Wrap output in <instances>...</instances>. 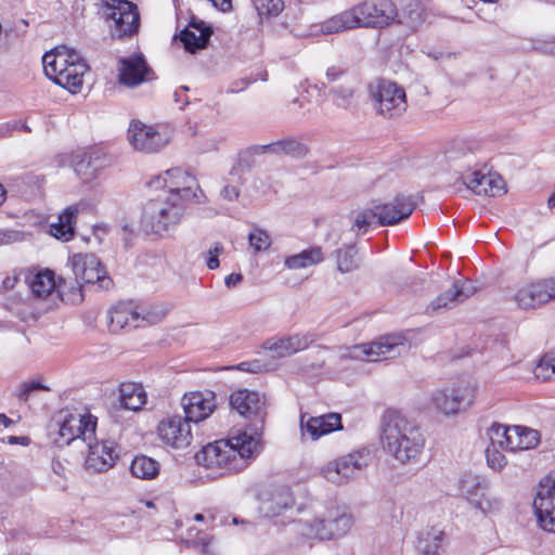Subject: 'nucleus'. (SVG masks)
Listing matches in <instances>:
<instances>
[{
  "label": "nucleus",
  "instance_id": "15",
  "mask_svg": "<svg viewBox=\"0 0 555 555\" xmlns=\"http://www.w3.org/2000/svg\"><path fill=\"white\" fill-rule=\"evenodd\" d=\"M533 508L540 526L546 531L555 532V472L540 481Z\"/></svg>",
  "mask_w": 555,
  "mask_h": 555
},
{
  "label": "nucleus",
  "instance_id": "25",
  "mask_svg": "<svg viewBox=\"0 0 555 555\" xmlns=\"http://www.w3.org/2000/svg\"><path fill=\"white\" fill-rule=\"evenodd\" d=\"M230 404L245 417L255 416L263 422L264 401L260 395L253 390L238 389L230 396Z\"/></svg>",
  "mask_w": 555,
  "mask_h": 555
},
{
  "label": "nucleus",
  "instance_id": "59",
  "mask_svg": "<svg viewBox=\"0 0 555 555\" xmlns=\"http://www.w3.org/2000/svg\"><path fill=\"white\" fill-rule=\"evenodd\" d=\"M17 240V233L13 231H0V246L12 244Z\"/></svg>",
  "mask_w": 555,
  "mask_h": 555
},
{
  "label": "nucleus",
  "instance_id": "57",
  "mask_svg": "<svg viewBox=\"0 0 555 555\" xmlns=\"http://www.w3.org/2000/svg\"><path fill=\"white\" fill-rule=\"evenodd\" d=\"M281 150H282L281 141H276V142H273L270 144H264V145H257L254 147L255 153H261V154L270 153V154L280 155V154H282Z\"/></svg>",
  "mask_w": 555,
  "mask_h": 555
},
{
  "label": "nucleus",
  "instance_id": "5",
  "mask_svg": "<svg viewBox=\"0 0 555 555\" xmlns=\"http://www.w3.org/2000/svg\"><path fill=\"white\" fill-rule=\"evenodd\" d=\"M154 190H166L163 195H177L179 202L202 203L204 193L196 178L182 168H171L153 177L149 182Z\"/></svg>",
  "mask_w": 555,
  "mask_h": 555
},
{
  "label": "nucleus",
  "instance_id": "30",
  "mask_svg": "<svg viewBox=\"0 0 555 555\" xmlns=\"http://www.w3.org/2000/svg\"><path fill=\"white\" fill-rule=\"evenodd\" d=\"M301 428L304 433L311 436L313 440L341 429V417L337 413H330L321 416L309 417L305 423L301 417Z\"/></svg>",
  "mask_w": 555,
  "mask_h": 555
},
{
  "label": "nucleus",
  "instance_id": "9",
  "mask_svg": "<svg viewBox=\"0 0 555 555\" xmlns=\"http://www.w3.org/2000/svg\"><path fill=\"white\" fill-rule=\"evenodd\" d=\"M102 12L113 37H128L138 31L140 16L134 3L128 0L106 1Z\"/></svg>",
  "mask_w": 555,
  "mask_h": 555
},
{
  "label": "nucleus",
  "instance_id": "56",
  "mask_svg": "<svg viewBox=\"0 0 555 555\" xmlns=\"http://www.w3.org/2000/svg\"><path fill=\"white\" fill-rule=\"evenodd\" d=\"M193 530H194V528H191L189 530V535H190L189 541H192V543H194L195 545H198L202 553L209 554L210 553V548H209V546H210V539H209L208 534L202 533L198 537V540H193L191 538Z\"/></svg>",
  "mask_w": 555,
  "mask_h": 555
},
{
  "label": "nucleus",
  "instance_id": "60",
  "mask_svg": "<svg viewBox=\"0 0 555 555\" xmlns=\"http://www.w3.org/2000/svg\"><path fill=\"white\" fill-rule=\"evenodd\" d=\"M243 281V275L241 273H231L224 279V284L227 287H235Z\"/></svg>",
  "mask_w": 555,
  "mask_h": 555
},
{
  "label": "nucleus",
  "instance_id": "51",
  "mask_svg": "<svg viewBox=\"0 0 555 555\" xmlns=\"http://www.w3.org/2000/svg\"><path fill=\"white\" fill-rule=\"evenodd\" d=\"M281 147L282 154L289 155L295 158L305 157L308 153L307 146L294 139L281 140Z\"/></svg>",
  "mask_w": 555,
  "mask_h": 555
},
{
  "label": "nucleus",
  "instance_id": "45",
  "mask_svg": "<svg viewBox=\"0 0 555 555\" xmlns=\"http://www.w3.org/2000/svg\"><path fill=\"white\" fill-rule=\"evenodd\" d=\"M509 433L511 427L502 424H493L489 428L490 446L502 450H509Z\"/></svg>",
  "mask_w": 555,
  "mask_h": 555
},
{
  "label": "nucleus",
  "instance_id": "33",
  "mask_svg": "<svg viewBox=\"0 0 555 555\" xmlns=\"http://www.w3.org/2000/svg\"><path fill=\"white\" fill-rule=\"evenodd\" d=\"M444 532L436 527L422 530L416 540V550L420 555H442Z\"/></svg>",
  "mask_w": 555,
  "mask_h": 555
},
{
  "label": "nucleus",
  "instance_id": "13",
  "mask_svg": "<svg viewBox=\"0 0 555 555\" xmlns=\"http://www.w3.org/2000/svg\"><path fill=\"white\" fill-rule=\"evenodd\" d=\"M352 9L358 27L383 28L395 22L398 15L391 0H364Z\"/></svg>",
  "mask_w": 555,
  "mask_h": 555
},
{
  "label": "nucleus",
  "instance_id": "61",
  "mask_svg": "<svg viewBox=\"0 0 555 555\" xmlns=\"http://www.w3.org/2000/svg\"><path fill=\"white\" fill-rule=\"evenodd\" d=\"M232 522L234 525L242 524L244 526L245 531H250L254 528L253 522H250L249 520H245V519H238L237 517H233Z\"/></svg>",
  "mask_w": 555,
  "mask_h": 555
},
{
  "label": "nucleus",
  "instance_id": "54",
  "mask_svg": "<svg viewBox=\"0 0 555 555\" xmlns=\"http://www.w3.org/2000/svg\"><path fill=\"white\" fill-rule=\"evenodd\" d=\"M223 251V246L221 244H216L211 249H209L206 257V266L210 270H215L220 266L219 255Z\"/></svg>",
  "mask_w": 555,
  "mask_h": 555
},
{
  "label": "nucleus",
  "instance_id": "6",
  "mask_svg": "<svg viewBox=\"0 0 555 555\" xmlns=\"http://www.w3.org/2000/svg\"><path fill=\"white\" fill-rule=\"evenodd\" d=\"M477 385L460 382L436 389L431 395V404L441 414L452 416L469 408L476 398Z\"/></svg>",
  "mask_w": 555,
  "mask_h": 555
},
{
  "label": "nucleus",
  "instance_id": "26",
  "mask_svg": "<svg viewBox=\"0 0 555 555\" xmlns=\"http://www.w3.org/2000/svg\"><path fill=\"white\" fill-rule=\"evenodd\" d=\"M119 81L128 87L142 83L150 68L142 54H133L119 61Z\"/></svg>",
  "mask_w": 555,
  "mask_h": 555
},
{
  "label": "nucleus",
  "instance_id": "44",
  "mask_svg": "<svg viewBox=\"0 0 555 555\" xmlns=\"http://www.w3.org/2000/svg\"><path fill=\"white\" fill-rule=\"evenodd\" d=\"M70 164L76 175L85 182L91 181L95 177V170L91 169V157L86 152L74 154Z\"/></svg>",
  "mask_w": 555,
  "mask_h": 555
},
{
  "label": "nucleus",
  "instance_id": "19",
  "mask_svg": "<svg viewBox=\"0 0 555 555\" xmlns=\"http://www.w3.org/2000/svg\"><path fill=\"white\" fill-rule=\"evenodd\" d=\"M29 287L34 296L44 298L56 291L62 300L77 305L83 300V294L80 288H70L68 292L63 291L61 285L55 282L54 272L51 270L39 271L29 281Z\"/></svg>",
  "mask_w": 555,
  "mask_h": 555
},
{
  "label": "nucleus",
  "instance_id": "32",
  "mask_svg": "<svg viewBox=\"0 0 555 555\" xmlns=\"http://www.w3.org/2000/svg\"><path fill=\"white\" fill-rule=\"evenodd\" d=\"M79 212L78 205L68 206L60 214L57 222L50 224V233L57 240L68 242L75 233V224Z\"/></svg>",
  "mask_w": 555,
  "mask_h": 555
},
{
  "label": "nucleus",
  "instance_id": "3",
  "mask_svg": "<svg viewBox=\"0 0 555 555\" xmlns=\"http://www.w3.org/2000/svg\"><path fill=\"white\" fill-rule=\"evenodd\" d=\"M42 64L49 79L70 93L80 92L88 66L76 50L56 47L43 55Z\"/></svg>",
  "mask_w": 555,
  "mask_h": 555
},
{
  "label": "nucleus",
  "instance_id": "64",
  "mask_svg": "<svg viewBox=\"0 0 555 555\" xmlns=\"http://www.w3.org/2000/svg\"><path fill=\"white\" fill-rule=\"evenodd\" d=\"M547 203L551 208L555 207V193L548 198Z\"/></svg>",
  "mask_w": 555,
  "mask_h": 555
},
{
  "label": "nucleus",
  "instance_id": "28",
  "mask_svg": "<svg viewBox=\"0 0 555 555\" xmlns=\"http://www.w3.org/2000/svg\"><path fill=\"white\" fill-rule=\"evenodd\" d=\"M386 207H367L357 211L351 221V231L357 234H363L367 232L369 228L378 224V225H393L396 224V219L391 217H386L385 214Z\"/></svg>",
  "mask_w": 555,
  "mask_h": 555
},
{
  "label": "nucleus",
  "instance_id": "22",
  "mask_svg": "<svg viewBox=\"0 0 555 555\" xmlns=\"http://www.w3.org/2000/svg\"><path fill=\"white\" fill-rule=\"evenodd\" d=\"M294 504L295 500L291 489L281 487L261 495L259 511L264 517H278L292 509Z\"/></svg>",
  "mask_w": 555,
  "mask_h": 555
},
{
  "label": "nucleus",
  "instance_id": "29",
  "mask_svg": "<svg viewBox=\"0 0 555 555\" xmlns=\"http://www.w3.org/2000/svg\"><path fill=\"white\" fill-rule=\"evenodd\" d=\"M309 334H295L275 341L266 343V348L275 358L289 357L298 351L305 350L312 343Z\"/></svg>",
  "mask_w": 555,
  "mask_h": 555
},
{
  "label": "nucleus",
  "instance_id": "27",
  "mask_svg": "<svg viewBox=\"0 0 555 555\" xmlns=\"http://www.w3.org/2000/svg\"><path fill=\"white\" fill-rule=\"evenodd\" d=\"M108 330L118 333L121 330L139 327L138 306L133 302H119L107 312Z\"/></svg>",
  "mask_w": 555,
  "mask_h": 555
},
{
  "label": "nucleus",
  "instance_id": "1",
  "mask_svg": "<svg viewBox=\"0 0 555 555\" xmlns=\"http://www.w3.org/2000/svg\"><path fill=\"white\" fill-rule=\"evenodd\" d=\"M261 449L260 433L241 431L228 439L208 443L196 453L195 459L199 465L220 470V474L240 472L260 454Z\"/></svg>",
  "mask_w": 555,
  "mask_h": 555
},
{
  "label": "nucleus",
  "instance_id": "8",
  "mask_svg": "<svg viewBox=\"0 0 555 555\" xmlns=\"http://www.w3.org/2000/svg\"><path fill=\"white\" fill-rule=\"evenodd\" d=\"M369 93L375 111L383 117H397L406 109L405 90L397 82L378 80L370 85Z\"/></svg>",
  "mask_w": 555,
  "mask_h": 555
},
{
  "label": "nucleus",
  "instance_id": "10",
  "mask_svg": "<svg viewBox=\"0 0 555 555\" xmlns=\"http://www.w3.org/2000/svg\"><path fill=\"white\" fill-rule=\"evenodd\" d=\"M408 347L402 336L391 335L382 337L371 344L349 347L340 357L370 362L382 361L399 357L408 350Z\"/></svg>",
  "mask_w": 555,
  "mask_h": 555
},
{
  "label": "nucleus",
  "instance_id": "18",
  "mask_svg": "<svg viewBox=\"0 0 555 555\" xmlns=\"http://www.w3.org/2000/svg\"><path fill=\"white\" fill-rule=\"evenodd\" d=\"M128 141L135 151L151 154L164 149L169 138L152 126L133 120L128 128Z\"/></svg>",
  "mask_w": 555,
  "mask_h": 555
},
{
  "label": "nucleus",
  "instance_id": "41",
  "mask_svg": "<svg viewBox=\"0 0 555 555\" xmlns=\"http://www.w3.org/2000/svg\"><path fill=\"white\" fill-rule=\"evenodd\" d=\"M472 507L479 511L485 516H495L502 512L503 501L500 496L488 492L486 489L472 504Z\"/></svg>",
  "mask_w": 555,
  "mask_h": 555
},
{
  "label": "nucleus",
  "instance_id": "21",
  "mask_svg": "<svg viewBox=\"0 0 555 555\" xmlns=\"http://www.w3.org/2000/svg\"><path fill=\"white\" fill-rule=\"evenodd\" d=\"M185 418L190 423H198L207 418L216 408V398L211 391H194L182 398Z\"/></svg>",
  "mask_w": 555,
  "mask_h": 555
},
{
  "label": "nucleus",
  "instance_id": "40",
  "mask_svg": "<svg viewBox=\"0 0 555 555\" xmlns=\"http://www.w3.org/2000/svg\"><path fill=\"white\" fill-rule=\"evenodd\" d=\"M133 477L144 480L154 479L159 473V463L146 455H137L130 465Z\"/></svg>",
  "mask_w": 555,
  "mask_h": 555
},
{
  "label": "nucleus",
  "instance_id": "17",
  "mask_svg": "<svg viewBox=\"0 0 555 555\" xmlns=\"http://www.w3.org/2000/svg\"><path fill=\"white\" fill-rule=\"evenodd\" d=\"M159 440L173 449H186L193 442L191 423L180 415L167 417L157 426Z\"/></svg>",
  "mask_w": 555,
  "mask_h": 555
},
{
  "label": "nucleus",
  "instance_id": "63",
  "mask_svg": "<svg viewBox=\"0 0 555 555\" xmlns=\"http://www.w3.org/2000/svg\"><path fill=\"white\" fill-rule=\"evenodd\" d=\"M220 8L222 11H227L231 8V0H221Z\"/></svg>",
  "mask_w": 555,
  "mask_h": 555
},
{
  "label": "nucleus",
  "instance_id": "58",
  "mask_svg": "<svg viewBox=\"0 0 555 555\" xmlns=\"http://www.w3.org/2000/svg\"><path fill=\"white\" fill-rule=\"evenodd\" d=\"M220 195L223 199L233 202L238 198L240 190L234 185L227 184L220 191Z\"/></svg>",
  "mask_w": 555,
  "mask_h": 555
},
{
  "label": "nucleus",
  "instance_id": "37",
  "mask_svg": "<svg viewBox=\"0 0 555 555\" xmlns=\"http://www.w3.org/2000/svg\"><path fill=\"white\" fill-rule=\"evenodd\" d=\"M486 488L487 485L483 480L478 475L472 473L463 474L457 480L459 495L465 499L470 506Z\"/></svg>",
  "mask_w": 555,
  "mask_h": 555
},
{
  "label": "nucleus",
  "instance_id": "24",
  "mask_svg": "<svg viewBox=\"0 0 555 555\" xmlns=\"http://www.w3.org/2000/svg\"><path fill=\"white\" fill-rule=\"evenodd\" d=\"M87 441L89 453L86 459V466L93 472L103 473L114 466L117 459L115 443L113 441L92 442Z\"/></svg>",
  "mask_w": 555,
  "mask_h": 555
},
{
  "label": "nucleus",
  "instance_id": "4",
  "mask_svg": "<svg viewBox=\"0 0 555 555\" xmlns=\"http://www.w3.org/2000/svg\"><path fill=\"white\" fill-rule=\"evenodd\" d=\"M188 204L179 202L177 195H157L149 199L141 214L144 232L163 236L175 230L186 214Z\"/></svg>",
  "mask_w": 555,
  "mask_h": 555
},
{
  "label": "nucleus",
  "instance_id": "36",
  "mask_svg": "<svg viewBox=\"0 0 555 555\" xmlns=\"http://www.w3.org/2000/svg\"><path fill=\"white\" fill-rule=\"evenodd\" d=\"M540 442V434L535 429L513 426L509 433V451L530 450Z\"/></svg>",
  "mask_w": 555,
  "mask_h": 555
},
{
  "label": "nucleus",
  "instance_id": "23",
  "mask_svg": "<svg viewBox=\"0 0 555 555\" xmlns=\"http://www.w3.org/2000/svg\"><path fill=\"white\" fill-rule=\"evenodd\" d=\"M475 293V287L467 280H459L452 284V288L435 298L426 308L429 314L438 313L442 309H451L464 301Z\"/></svg>",
  "mask_w": 555,
  "mask_h": 555
},
{
  "label": "nucleus",
  "instance_id": "14",
  "mask_svg": "<svg viewBox=\"0 0 555 555\" xmlns=\"http://www.w3.org/2000/svg\"><path fill=\"white\" fill-rule=\"evenodd\" d=\"M96 420L90 414L61 413L59 440L60 444H69L81 438L85 442L93 440L95 436Z\"/></svg>",
  "mask_w": 555,
  "mask_h": 555
},
{
  "label": "nucleus",
  "instance_id": "49",
  "mask_svg": "<svg viewBox=\"0 0 555 555\" xmlns=\"http://www.w3.org/2000/svg\"><path fill=\"white\" fill-rule=\"evenodd\" d=\"M139 327L152 325L160 322L165 317V311L154 307L138 306Z\"/></svg>",
  "mask_w": 555,
  "mask_h": 555
},
{
  "label": "nucleus",
  "instance_id": "43",
  "mask_svg": "<svg viewBox=\"0 0 555 555\" xmlns=\"http://www.w3.org/2000/svg\"><path fill=\"white\" fill-rule=\"evenodd\" d=\"M356 91V80H348L345 85L333 87L330 93L333 95L334 103L337 106L347 108L351 104Z\"/></svg>",
  "mask_w": 555,
  "mask_h": 555
},
{
  "label": "nucleus",
  "instance_id": "52",
  "mask_svg": "<svg viewBox=\"0 0 555 555\" xmlns=\"http://www.w3.org/2000/svg\"><path fill=\"white\" fill-rule=\"evenodd\" d=\"M486 457L489 467L494 470H501L506 465L505 455L499 450V448L489 446L486 449Z\"/></svg>",
  "mask_w": 555,
  "mask_h": 555
},
{
  "label": "nucleus",
  "instance_id": "11",
  "mask_svg": "<svg viewBox=\"0 0 555 555\" xmlns=\"http://www.w3.org/2000/svg\"><path fill=\"white\" fill-rule=\"evenodd\" d=\"M367 450H358L330 461L321 468L322 476L335 485H344L357 478L370 464Z\"/></svg>",
  "mask_w": 555,
  "mask_h": 555
},
{
  "label": "nucleus",
  "instance_id": "16",
  "mask_svg": "<svg viewBox=\"0 0 555 555\" xmlns=\"http://www.w3.org/2000/svg\"><path fill=\"white\" fill-rule=\"evenodd\" d=\"M555 299V276L539 279L519 287L514 300L521 309H535Z\"/></svg>",
  "mask_w": 555,
  "mask_h": 555
},
{
  "label": "nucleus",
  "instance_id": "62",
  "mask_svg": "<svg viewBox=\"0 0 555 555\" xmlns=\"http://www.w3.org/2000/svg\"><path fill=\"white\" fill-rule=\"evenodd\" d=\"M0 424L8 427L9 425L12 424V421L5 414L0 413Z\"/></svg>",
  "mask_w": 555,
  "mask_h": 555
},
{
  "label": "nucleus",
  "instance_id": "55",
  "mask_svg": "<svg viewBox=\"0 0 555 555\" xmlns=\"http://www.w3.org/2000/svg\"><path fill=\"white\" fill-rule=\"evenodd\" d=\"M326 79L328 82H335L347 76V67L344 65H333L326 69Z\"/></svg>",
  "mask_w": 555,
  "mask_h": 555
},
{
  "label": "nucleus",
  "instance_id": "50",
  "mask_svg": "<svg viewBox=\"0 0 555 555\" xmlns=\"http://www.w3.org/2000/svg\"><path fill=\"white\" fill-rule=\"evenodd\" d=\"M248 241L255 253L264 251L271 246L270 235L261 229H255L250 232Z\"/></svg>",
  "mask_w": 555,
  "mask_h": 555
},
{
  "label": "nucleus",
  "instance_id": "46",
  "mask_svg": "<svg viewBox=\"0 0 555 555\" xmlns=\"http://www.w3.org/2000/svg\"><path fill=\"white\" fill-rule=\"evenodd\" d=\"M337 269L341 273H348L358 268L356 260V250L353 246H348L345 249H338L336 254Z\"/></svg>",
  "mask_w": 555,
  "mask_h": 555
},
{
  "label": "nucleus",
  "instance_id": "39",
  "mask_svg": "<svg viewBox=\"0 0 555 555\" xmlns=\"http://www.w3.org/2000/svg\"><path fill=\"white\" fill-rule=\"evenodd\" d=\"M375 207H386V217L388 216L389 219L393 217L396 219V224L409 218L414 210V204L411 198L405 195H398L391 202L385 204H375Z\"/></svg>",
  "mask_w": 555,
  "mask_h": 555
},
{
  "label": "nucleus",
  "instance_id": "31",
  "mask_svg": "<svg viewBox=\"0 0 555 555\" xmlns=\"http://www.w3.org/2000/svg\"><path fill=\"white\" fill-rule=\"evenodd\" d=\"M314 28L315 29L312 31L313 35H331L359 27L357 24V17L354 15L353 9L351 8L327 18L320 25L314 26Z\"/></svg>",
  "mask_w": 555,
  "mask_h": 555
},
{
  "label": "nucleus",
  "instance_id": "34",
  "mask_svg": "<svg viewBox=\"0 0 555 555\" xmlns=\"http://www.w3.org/2000/svg\"><path fill=\"white\" fill-rule=\"evenodd\" d=\"M210 34L211 31L204 26L203 22H192L190 27L184 28L180 33V40L183 42L186 51L195 52L206 47Z\"/></svg>",
  "mask_w": 555,
  "mask_h": 555
},
{
  "label": "nucleus",
  "instance_id": "7",
  "mask_svg": "<svg viewBox=\"0 0 555 555\" xmlns=\"http://www.w3.org/2000/svg\"><path fill=\"white\" fill-rule=\"evenodd\" d=\"M353 519L345 508L333 506L321 517L305 522L301 533L308 538L331 540L345 535L352 527Z\"/></svg>",
  "mask_w": 555,
  "mask_h": 555
},
{
  "label": "nucleus",
  "instance_id": "38",
  "mask_svg": "<svg viewBox=\"0 0 555 555\" xmlns=\"http://www.w3.org/2000/svg\"><path fill=\"white\" fill-rule=\"evenodd\" d=\"M323 261V253L320 247L305 249L299 254L285 258L284 266L289 270L306 269Z\"/></svg>",
  "mask_w": 555,
  "mask_h": 555
},
{
  "label": "nucleus",
  "instance_id": "42",
  "mask_svg": "<svg viewBox=\"0 0 555 555\" xmlns=\"http://www.w3.org/2000/svg\"><path fill=\"white\" fill-rule=\"evenodd\" d=\"M396 21L405 25L411 30H415L423 22V10L417 1H412L400 11Z\"/></svg>",
  "mask_w": 555,
  "mask_h": 555
},
{
  "label": "nucleus",
  "instance_id": "53",
  "mask_svg": "<svg viewBox=\"0 0 555 555\" xmlns=\"http://www.w3.org/2000/svg\"><path fill=\"white\" fill-rule=\"evenodd\" d=\"M34 390H49V387L39 382H27L21 386L17 397L26 402Z\"/></svg>",
  "mask_w": 555,
  "mask_h": 555
},
{
  "label": "nucleus",
  "instance_id": "35",
  "mask_svg": "<svg viewBox=\"0 0 555 555\" xmlns=\"http://www.w3.org/2000/svg\"><path fill=\"white\" fill-rule=\"evenodd\" d=\"M121 405L131 411H139L146 403L147 396L141 384L122 383L119 387Z\"/></svg>",
  "mask_w": 555,
  "mask_h": 555
},
{
  "label": "nucleus",
  "instance_id": "2",
  "mask_svg": "<svg viewBox=\"0 0 555 555\" xmlns=\"http://www.w3.org/2000/svg\"><path fill=\"white\" fill-rule=\"evenodd\" d=\"M382 442L384 449L402 464L416 462L425 446L418 427L399 414L388 417Z\"/></svg>",
  "mask_w": 555,
  "mask_h": 555
},
{
  "label": "nucleus",
  "instance_id": "12",
  "mask_svg": "<svg viewBox=\"0 0 555 555\" xmlns=\"http://www.w3.org/2000/svg\"><path fill=\"white\" fill-rule=\"evenodd\" d=\"M69 261L78 284L72 288H81L83 284H98L102 289H108L112 286V279L107 276L105 268L95 255L75 254Z\"/></svg>",
  "mask_w": 555,
  "mask_h": 555
},
{
  "label": "nucleus",
  "instance_id": "20",
  "mask_svg": "<svg viewBox=\"0 0 555 555\" xmlns=\"http://www.w3.org/2000/svg\"><path fill=\"white\" fill-rule=\"evenodd\" d=\"M462 180L476 195L495 197L506 193L505 181L496 172L467 171L463 172Z\"/></svg>",
  "mask_w": 555,
  "mask_h": 555
},
{
  "label": "nucleus",
  "instance_id": "48",
  "mask_svg": "<svg viewBox=\"0 0 555 555\" xmlns=\"http://www.w3.org/2000/svg\"><path fill=\"white\" fill-rule=\"evenodd\" d=\"M253 3L260 17L276 16L284 9L283 0H253Z\"/></svg>",
  "mask_w": 555,
  "mask_h": 555
},
{
  "label": "nucleus",
  "instance_id": "47",
  "mask_svg": "<svg viewBox=\"0 0 555 555\" xmlns=\"http://www.w3.org/2000/svg\"><path fill=\"white\" fill-rule=\"evenodd\" d=\"M534 375L543 382L555 380V356L545 354L534 367Z\"/></svg>",
  "mask_w": 555,
  "mask_h": 555
}]
</instances>
